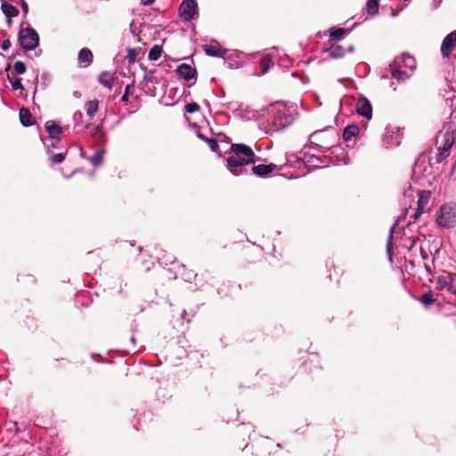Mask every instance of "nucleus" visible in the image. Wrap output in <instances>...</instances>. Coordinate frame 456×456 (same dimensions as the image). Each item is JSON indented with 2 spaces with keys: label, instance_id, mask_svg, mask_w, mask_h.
<instances>
[{
  "label": "nucleus",
  "instance_id": "473e14b6",
  "mask_svg": "<svg viewBox=\"0 0 456 456\" xmlns=\"http://www.w3.org/2000/svg\"><path fill=\"white\" fill-rule=\"evenodd\" d=\"M394 229H395V226H393L390 229V235H389V239L387 243V255L389 256L390 261H392V237H393Z\"/></svg>",
  "mask_w": 456,
  "mask_h": 456
},
{
  "label": "nucleus",
  "instance_id": "5701e85b",
  "mask_svg": "<svg viewBox=\"0 0 456 456\" xmlns=\"http://www.w3.org/2000/svg\"><path fill=\"white\" fill-rule=\"evenodd\" d=\"M85 108H86L87 116L92 118L98 111L99 102L96 100L89 101L86 103Z\"/></svg>",
  "mask_w": 456,
  "mask_h": 456
},
{
  "label": "nucleus",
  "instance_id": "cd10ccee",
  "mask_svg": "<svg viewBox=\"0 0 456 456\" xmlns=\"http://www.w3.org/2000/svg\"><path fill=\"white\" fill-rule=\"evenodd\" d=\"M379 0H368L367 2V12L370 15H375L379 12Z\"/></svg>",
  "mask_w": 456,
  "mask_h": 456
},
{
  "label": "nucleus",
  "instance_id": "e433bc0d",
  "mask_svg": "<svg viewBox=\"0 0 456 456\" xmlns=\"http://www.w3.org/2000/svg\"><path fill=\"white\" fill-rule=\"evenodd\" d=\"M206 141L208 142L210 149L215 151H216V149L218 148V143L216 141V139L214 138H210V139H206Z\"/></svg>",
  "mask_w": 456,
  "mask_h": 456
},
{
  "label": "nucleus",
  "instance_id": "2f4dec72",
  "mask_svg": "<svg viewBox=\"0 0 456 456\" xmlns=\"http://www.w3.org/2000/svg\"><path fill=\"white\" fill-rule=\"evenodd\" d=\"M439 153L436 156L437 162L443 161L444 159H446L449 156L450 149H444L438 147Z\"/></svg>",
  "mask_w": 456,
  "mask_h": 456
},
{
  "label": "nucleus",
  "instance_id": "9d476101",
  "mask_svg": "<svg viewBox=\"0 0 456 456\" xmlns=\"http://www.w3.org/2000/svg\"><path fill=\"white\" fill-rule=\"evenodd\" d=\"M453 279L451 274L445 273L437 277L436 286L438 289H446L451 293L456 294V288L453 287Z\"/></svg>",
  "mask_w": 456,
  "mask_h": 456
},
{
  "label": "nucleus",
  "instance_id": "bb28decb",
  "mask_svg": "<svg viewBox=\"0 0 456 456\" xmlns=\"http://www.w3.org/2000/svg\"><path fill=\"white\" fill-rule=\"evenodd\" d=\"M162 53V49L159 45H154L151 47L148 53V58L151 61H157L160 58Z\"/></svg>",
  "mask_w": 456,
  "mask_h": 456
},
{
  "label": "nucleus",
  "instance_id": "603ef678",
  "mask_svg": "<svg viewBox=\"0 0 456 456\" xmlns=\"http://www.w3.org/2000/svg\"><path fill=\"white\" fill-rule=\"evenodd\" d=\"M47 147L49 148V147H50V145H47ZM51 147H54V144H53V143H52V144H51Z\"/></svg>",
  "mask_w": 456,
  "mask_h": 456
},
{
  "label": "nucleus",
  "instance_id": "6e6552de",
  "mask_svg": "<svg viewBox=\"0 0 456 456\" xmlns=\"http://www.w3.org/2000/svg\"><path fill=\"white\" fill-rule=\"evenodd\" d=\"M454 47H456V30L448 34L443 40L441 45L442 55L449 57Z\"/></svg>",
  "mask_w": 456,
  "mask_h": 456
},
{
  "label": "nucleus",
  "instance_id": "423d86ee",
  "mask_svg": "<svg viewBox=\"0 0 456 456\" xmlns=\"http://www.w3.org/2000/svg\"><path fill=\"white\" fill-rule=\"evenodd\" d=\"M356 112L368 120L372 118V106L370 101L366 97H360L356 102L355 106Z\"/></svg>",
  "mask_w": 456,
  "mask_h": 456
},
{
  "label": "nucleus",
  "instance_id": "8fccbe9b",
  "mask_svg": "<svg viewBox=\"0 0 456 456\" xmlns=\"http://www.w3.org/2000/svg\"><path fill=\"white\" fill-rule=\"evenodd\" d=\"M131 342H132V343H134V342H135V339H134V337H132V338H131Z\"/></svg>",
  "mask_w": 456,
  "mask_h": 456
},
{
  "label": "nucleus",
  "instance_id": "f704fd0d",
  "mask_svg": "<svg viewBox=\"0 0 456 456\" xmlns=\"http://www.w3.org/2000/svg\"><path fill=\"white\" fill-rule=\"evenodd\" d=\"M13 90L22 89V83L20 78H9Z\"/></svg>",
  "mask_w": 456,
  "mask_h": 456
},
{
  "label": "nucleus",
  "instance_id": "ea45409f",
  "mask_svg": "<svg viewBox=\"0 0 456 456\" xmlns=\"http://www.w3.org/2000/svg\"><path fill=\"white\" fill-rule=\"evenodd\" d=\"M129 88H130V86H127L126 87V91H125V94H123L121 100L123 102H128V99H129Z\"/></svg>",
  "mask_w": 456,
  "mask_h": 456
},
{
  "label": "nucleus",
  "instance_id": "1a4fd4ad",
  "mask_svg": "<svg viewBox=\"0 0 456 456\" xmlns=\"http://www.w3.org/2000/svg\"><path fill=\"white\" fill-rule=\"evenodd\" d=\"M292 122V118L285 114V107L279 109L273 119V126L275 130L285 128Z\"/></svg>",
  "mask_w": 456,
  "mask_h": 456
},
{
  "label": "nucleus",
  "instance_id": "4be33fe9",
  "mask_svg": "<svg viewBox=\"0 0 456 456\" xmlns=\"http://www.w3.org/2000/svg\"><path fill=\"white\" fill-rule=\"evenodd\" d=\"M359 134V127L355 125L347 126L343 133L345 141H349Z\"/></svg>",
  "mask_w": 456,
  "mask_h": 456
},
{
  "label": "nucleus",
  "instance_id": "f257e3e1",
  "mask_svg": "<svg viewBox=\"0 0 456 456\" xmlns=\"http://www.w3.org/2000/svg\"><path fill=\"white\" fill-rule=\"evenodd\" d=\"M255 153L252 149L245 144H232L230 156L227 158V167L233 175L243 174L244 167L254 163Z\"/></svg>",
  "mask_w": 456,
  "mask_h": 456
},
{
  "label": "nucleus",
  "instance_id": "c85d7f7f",
  "mask_svg": "<svg viewBox=\"0 0 456 456\" xmlns=\"http://www.w3.org/2000/svg\"><path fill=\"white\" fill-rule=\"evenodd\" d=\"M346 35V30L341 28H331L330 29V36L333 39L340 40L342 39Z\"/></svg>",
  "mask_w": 456,
  "mask_h": 456
},
{
  "label": "nucleus",
  "instance_id": "c756f323",
  "mask_svg": "<svg viewBox=\"0 0 456 456\" xmlns=\"http://www.w3.org/2000/svg\"><path fill=\"white\" fill-rule=\"evenodd\" d=\"M419 301L424 305H429L430 304H432L434 302V297H433V293L431 291H428L425 294H423L420 298H419Z\"/></svg>",
  "mask_w": 456,
  "mask_h": 456
},
{
  "label": "nucleus",
  "instance_id": "0eeeda50",
  "mask_svg": "<svg viewBox=\"0 0 456 456\" xmlns=\"http://www.w3.org/2000/svg\"><path fill=\"white\" fill-rule=\"evenodd\" d=\"M453 143V132L450 129L441 131L436 136V144L438 147L451 150Z\"/></svg>",
  "mask_w": 456,
  "mask_h": 456
},
{
  "label": "nucleus",
  "instance_id": "dca6fc26",
  "mask_svg": "<svg viewBox=\"0 0 456 456\" xmlns=\"http://www.w3.org/2000/svg\"><path fill=\"white\" fill-rule=\"evenodd\" d=\"M45 129H46L47 133L49 134V136L52 139H54V140L61 139L62 129L60 126H58L54 122H52V121L46 122Z\"/></svg>",
  "mask_w": 456,
  "mask_h": 456
},
{
  "label": "nucleus",
  "instance_id": "72a5a7b5",
  "mask_svg": "<svg viewBox=\"0 0 456 456\" xmlns=\"http://www.w3.org/2000/svg\"><path fill=\"white\" fill-rule=\"evenodd\" d=\"M184 109L187 113L191 114V113L197 112L200 110V106L196 102H191V103L186 104Z\"/></svg>",
  "mask_w": 456,
  "mask_h": 456
},
{
  "label": "nucleus",
  "instance_id": "3c124183",
  "mask_svg": "<svg viewBox=\"0 0 456 456\" xmlns=\"http://www.w3.org/2000/svg\"><path fill=\"white\" fill-rule=\"evenodd\" d=\"M198 136H199L200 138L205 139V137H204V136H202L200 134H198Z\"/></svg>",
  "mask_w": 456,
  "mask_h": 456
},
{
  "label": "nucleus",
  "instance_id": "f8f14e48",
  "mask_svg": "<svg viewBox=\"0 0 456 456\" xmlns=\"http://www.w3.org/2000/svg\"><path fill=\"white\" fill-rule=\"evenodd\" d=\"M392 77L396 79L397 81H404L409 78L411 75L406 69H403L402 66H395V63L390 65Z\"/></svg>",
  "mask_w": 456,
  "mask_h": 456
},
{
  "label": "nucleus",
  "instance_id": "4c0bfd02",
  "mask_svg": "<svg viewBox=\"0 0 456 456\" xmlns=\"http://www.w3.org/2000/svg\"><path fill=\"white\" fill-rule=\"evenodd\" d=\"M135 56H136L135 50L129 48L127 50V59L129 60V61L130 62L134 61Z\"/></svg>",
  "mask_w": 456,
  "mask_h": 456
},
{
  "label": "nucleus",
  "instance_id": "79ce46f5",
  "mask_svg": "<svg viewBox=\"0 0 456 456\" xmlns=\"http://www.w3.org/2000/svg\"><path fill=\"white\" fill-rule=\"evenodd\" d=\"M10 46H11V42L9 40H4L2 43V49L4 51L8 50Z\"/></svg>",
  "mask_w": 456,
  "mask_h": 456
},
{
  "label": "nucleus",
  "instance_id": "7c9ffc66",
  "mask_svg": "<svg viewBox=\"0 0 456 456\" xmlns=\"http://www.w3.org/2000/svg\"><path fill=\"white\" fill-rule=\"evenodd\" d=\"M13 69L18 75L24 74L26 72V65L24 62L17 61L14 62Z\"/></svg>",
  "mask_w": 456,
  "mask_h": 456
},
{
  "label": "nucleus",
  "instance_id": "393cba45",
  "mask_svg": "<svg viewBox=\"0 0 456 456\" xmlns=\"http://www.w3.org/2000/svg\"><path fill=\"white\" fill-rule=\"evenodd\" d=\"M104 150L97 151L93 156L89 158L90 162L94 167H98L102 163Z\"/></svg>",
  "mask_w": 456,
  "mask_h": 456
},
{
  "label": "nucleus",
  "instance_id": "ddd939ff",
  "mask_svg": "<svg viewBox=\"0 0 456 456\" xmlns=\"http://www.w3.org/2000/svg\"><path fill=\"white\" fill-rule=\"evenodd\" d=\"M394 62L395 66H402L403 69H406L410 72H412L416 64L414 58L410 55H402L397 57Z\"/></svg>",
  "mask_w": 456,
  "mask_h": 456
},
{
  "label": "nucleus",
  "instance_id": "58836bf2",
  "mask_svg": "<svg viewBox=\"0 0 456 456\" xmlns=\"http://www.w3.org/2000/svg\"><path fill=\"white\" fill-rule=\"evenodd\" d=\"M102 126L101 125L94 126L91 131V134L93 135H96V134H102Z\"/></svg>",
  "mask_w": 456,
  "mask_h": 456
},
{
  "label": "nucleus",
  "instance_id": "6ab92c4d",
  "mask_svg": "<svg viewBox=\"0 0 456 456\" xmlns=\"http://www.w3.org/2000/svg\"><path fill=\"white\" fill-rule=\"evenodd\" d=\"M20 120L23 126H29L34 123L31 113L24 108L20 110Z\"/></svg>",
  "mask_w": 456,
  "mask_h": 456
},
{
  "label": "nucleus",
  "instance_id": "c03bdc74",
  "mask_svg": "<svg viewBox=\"0 0 456 456\" xmlns=\"http://www.w3.org/2000/svg\"><path fill=\"white\" fill-rule=\"evenodd\" d=\"M155 0H142L143 5H150L154 3Z\"/></svg>",
  "mask_w": 456,
  "mask_h": 456
},
{
  "label": "nucleus",
  "instance_id": "aec40b11",
  "mask_svg": "<svg viewBox=\"0 0 456 456\" xmlns=\"http://www.w3.org/2000/svg\"><path fill=\"white\" fill-rule=\"evenodd\" d=\"M328 55L332 59H338L344 56L345 52L341 45H333L329 49L326 50Z\"/></svg>",
  "mask_w": 456,
  "mask_h": 456
},
{
  "label": "nucleus",
  "instance_id": "39448f33",
  "mask_svg": "<svg viewBox=\"0 0 456 456\" xmlns=\"http://www.w3.org/2000/svg\"><path fill=\"white\" fill-rule=\"evenodd\" d=\"M328 135L329 134L325 131H316L310 135L309 141L311 143L315 144L325 151L332 147V145L326 142Z\"/></svg>",
  "mask_w": 456,
  "mask_h": 456
},
{
  "label": "nucleus",
  "instance_id": "a211bd4d",
  "mask_svg": "<svg viewBox=\"0 0 456 456\" xmlns=\"http://www.w3.org/2000/svg\"><path fill=\"white\" fill-rule=\"evenodd\" d=\"M114 74L111 72H102L98 77V81L105 87L111 89L113 86Z\"/></svg>",
  "mask_w": 456,
  "mask_h": 456
},
{
  "label": "nucleus",
  "instance_id": "a878e982",
  "mask_svg": "<svg viewBox=\"0 0 456 456\" xmlns=\"http://www.w3.org/2000/svg\"><path fill=\"white\" fill-rule=\"evenodd\" d=\"M260 66L262 68V73L265 74L268 71V69L273 66V61L271 55L265 54L263 56L260 61Z\"/></svg>",
  "mask_w": 456,
  "mask_h": 456
},
{
  "label": "nucleus",
  "instance_id": "b1692460",
  "mask_svg": "<svg viewBox=\"0 0 456 456\" xmlns=\"http://www.w3.org/2000/svg\"><path fill=\"white\" fill-rule=\"evenodd\" d=\"M430 198V192L427 191H422L419 193V200H418V207L419 210L420 208H424L426 205L428 203Z\"/></svg>",
  "mask_w": 456,
  "mask_h": 456
},
{
  "label": "nucleus",
  "instance_id": "49530a36",
  "mask_svg": "<svg viewBox=\"0 0 456 456\" xmlns=\"http://www.w3.org/2000/svg\"><path fill=\"white\" fill-rule=\"evenodd\" d=\"M451 276H452L453 279V287L456 288V273H450Z\"/></svg>",
  "mask_w": 456,
  "mask_h": 456
},
{
  "label": "nucleus",
  "instance_id": "de8ad7c7",
  "mask_svg": "<svg viewBox=\"0 0 456 456\" xmlns=\"http://www.w3.org/2000/svg\"><path fill=\"white\" fill-rule=\"evenodd\" d=\"M434 1L436 2V5L439 4L442 2V0H434Z\"/></svg>",
  "mask_w": 456,
  "mask_h": 456
},
{
  "label": "nucleus",
  "instance_id": "412c9836",
  "mask_svg": "<svg viewBox=\"0 0 456 456\" xmlns=\"http://www.w3.org/2000/svg\"><path fill=\"white\" fill-rule=\"evenodd\" d=\"M1 9L7 18H13L19 14L18 9L6 2L2 4Z\"/></svg>",
  "mask_w": 456,
  "mask_h": 456
},
{
  "label": "nucleus",
  "instance_id": "a18cd8bd",
  "mask_svg": "<svg viewBox=\"0 0 456 456\" xmlns=\"http://www.w3.org/2000/svg\"><path fill=\"white\" fill-rule=\"evenodd\" d=\"M22 9H23L25 13H27L28 11V4L25 2L22 3Z\"/></svg>",
  "mask_w": 456,
  "mask_h": 456
},
{
  "label": "nucleus",
  "instance_id": "9b49d317",
  "mask_svg": "<svg viewBox=\"0 0 456 456\" xmlns=\"http://www.w3.org/2000/svg\"><path fill=\"white\" fill-rule=\"evenodd\" d=\"M176 73L184 80L190 81L195 77L196 70L191 65L182 63L177 67Z\"/></svg>",
  "mask_w": 456,
  "mask_h": 456
},
{
  "label": "nucleus",
  "instance_id": "20e7f679",
  "mask_svg": "<svg viewBox=\"0 0 456 456\" xmlns=\"http://www.w3.org/2000/svg\"><path fill=\"white\" fill-rule=\"evenodd\" d=\"M179 15L184 21H190L198 17L196 0H183L179 7Z\"/></svg>",
  "mask_w": 456,
  "mask_h": 456
},
{
  "label": "nucleus",
  "instance_id": "f3484780",
  "mask_svg": "<svg viewBox=\"0 0 456 456\" xmlns=\"http://www.w3.org/2000/svg\"><path fill=\"white\" fill-rule=\"evenodd\" d=\"M203 50L208 56L223 57L226 53L225 50L220 48L217 45H204Z\"/></svg>",
  "mask_w": 456,
  "mask_h": 456
},
{
  "label": "nucleus",
  "instance_id": "2eb2a0df",
  "mask_svg": "<svg viewBox=\"0 0 456 456\" xmlns=\"http://www.w3.org/2000/svg\"><path fill=\"white\" fill-rule=\"evenodd\" d=\"M93 61V53L87 48H82L78 53V63L80 67L86 68Z\"/></svg>",
  "mask_w": 456,
  "mask_h": 456
},
{
  "label": "nucleus",
  "instance_id": "f03ea898",
  "mask_svg": "<svg viewBox=\"0 0 456 456\" xmlns=\"http://www.w3.org/2000/svg\"><path fill=\"white\" fill-rule=\"evenodd\" d=\"M19 41L24 50L30 51L34 50L38 45L39 37L34 28L27 27L20 28L19 32Z\"/></svg>",
  "mask_w": 456,
  "mask_h": 456
},
{
  "label": "nucleus",
  "instance_id": "c9c22d12",
  "mask_svg": "<svg viewBox=\"0 0 456 456\" xmlns=\"http://www.w3.org/2000/svg\"><path fill=\"white\" fill-rule=\"evenodd\" d=\"M65 159V155L63 153H57L51 157V161L54 164L61 163Z\"/></svg>",
  "mask_w": 456,
  "mask_h": 456
},
{
  "label": "nucleus",
  "instance_id": "a19ab883",
  "mask_svg": "<svg viewBox=\"0 0 456 456\" xmlns=\"http://www.w3.org/2000/svg\"><path fill=\"white\" fill-rule=\"evenodd\" d=\"M82 112L81 111H76L73 115V119L77 122L78 120H80L82 118Z\"/></svg>",
  "mask_w": 456,
  "mask_h": 456
},
{
  "label": "nucleus",
  "instance_id": "4468645a",
  "mask_svg": "<svg viewBox=\"0 0 456 456\" xmlns=\"http://www.w3.org/2000/svg\"><path fill=\"white\" fill-rule=\"evenodd\" d=\"M277 167V165L275 164H269V165H257L252 167V172L256 175L259 177H265L269 175L271 173H273Z\"/></svg>",
  "mask_w": 456,
  "mask_h": 456
},
{
  "label": "nucleus",
  "instance_id": "09e8293b",
  "mask_svg": "<svg viewBox=\"0 0 456 456\" xmlns=\"http://www.w3.org/2000/svg\"><path fill=\"white\" fill-rule=\"evenodd\" d=\"M348 51H349V52H351V53H352V52H354V46H350V47L348 48Z\"/></svg>",
  "mask_w": 456,
  "mask_h": 456
},
{
  "label": "nucleus",
  "instance_id": "7ed1b4c3",
  "mask_svg": "<svg viewBox=\"0 0 456 456\" xmlns=\"http://www.w3.org/2000/svg\"><path fill=\"white\" fill-rule=\"evenodd\" d=\"M439 226L450 228L456 224V211L454 206L444 204L440 208V214L436 218Z\"/></svg>",
  "mask_w": 456,
  "mask_h": 456
},
{
  "label": "nucleus",
  "instance_id": "37998d69",
  "mask_svg": "<svg viewBox=\"0 0 456 456\" xmlns=\"http://www.w3.org/2000/svg\"><path fill=\"white\" fill-rule=\"evenodd\" d=\"M423 211H424V208H420L419 210V208H418L415 212V215H414L415 219L418 218V216H419L423 213Z\"/></svg>",
  "mask_w": 456,
  "mask_h": 456
}]
</instances>
